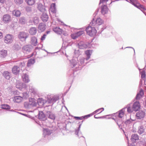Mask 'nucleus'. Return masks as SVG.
I'll list each match as a JSON object with an SVG mask.
<instances>
[{"label": "nucleus", "mask_w": 146, "mask_h": 146, "mask_svg": "<svg viewBox=\"0 0 146 146\" xmlns=\"http://www.w3.org/2000/svg\"><path fill=\"white\" fill-rule=\"evenodd\" d=\"M126 108H127V112L129 113H131L134 111V110L132 106V103H131L128 104L126 107L123 108L120 110L118 112L115 114L117 115L118 117L120 118L119 119L117 118L115 119L113 117L111 118L112 119L115 120L119 127L121 129H122L121 124L123 123L122 118L124 116L125 110Z\"/></svg>", "instance_id": "nucleus-1"}, {"label": "nucleus", "mask_w": 146, "mask_h": 146, "mask_svg": "<svg viewBox=\"0 0 146 146\" xmlns=\"http://www.w3.org/2000/svg\"><path fill=\"white\" fill-rule=\"evenodd\" d=\"M88 60L83 57L80 58L79 60L77 58L72 59L70 61V66L72 68V70L76 71L80 70L87 63Z\"/></svg>", "instance_id": "nucleus-2"}, {"label": "nucleus", "mask_w": 146, "mask_h": 146, "mask_svg": "<svg viewBox=\"0 0 146 146\" xmlns=\"http://www.w3.org/2000/svg\"><path fill=\"white\" fill-rule=\"evenodd\" d=\"M97 28L95 27L92 26L89 24L88 27H86V30L87 34L90 36H92L95 35L96 33V29Z\"/></svg>", "instance_id": "nucleus-3"}, {"label": "nucleus", "mask_w": 146, "mask_h": 146, "mask_svg": "<svg viewBox=\"0 0 146 146\" xmlns=\"http://www.w3.org/2000/svg\"><path fill=\"white\" fill-rule=\"evenodd\" d=\"M103 21L100 18L97 19L96 20L93 19L92 22L90 23V25L92 26L95 27L97 28L98 26L101 25L103 22Z\"/></svg>", "instance_id": "nucleus-4"}, {"label": "nucleus", "mask_w": 146, "mask_h": 146, "mask_svg": "<svg viewBox=\"0 0 146 146\" xmlns=\"http://www.w3.org/2000/svg\"><path fill=\"white\" fill-rule=\"evenodd\" d=\"M78 45L79 48L81 49H83L90 47V44L89 43H85L82 41L79 42Z\"/></svg>", "instance_id": "nucleus-5"}, {"label": "nucleus", "mask_w": 146, "mask_h": 146, "mask_svg": "<svg viewBox=\"0 0 146 146\" xmlns=\"http://www.w3.org/2000/svg\"><path fill=\"white\" fill-rule=\"evenodd\" d=\"M58 97L56 96H54L52 97H48L46 102L52 105L58 100Z\"/></svg>", "instance_id": "nucleus-6"}, {"label": "nucleus", "mask_w": 146, "mask_h": 146, "mask_svg": "<svg viewBox=\"0 0 146 146\" xmlns=\"http://www.w3.org/2000/svg\"><path fill=\"white\" fill-rule=\"evenodd\" d=\"M28 34L24 32H21L18 35L19 38L21 40H25L27 37Z\"/></svg>", "instance_id": "nucleus-7"}, {"label": "nucleus", "mask_w": 146, "mask_h": 146, "mask_svg": "<svg viewBox=\"0 0 146 146\" xmlns=\"http://www.w3.org/2000/svg\"><path fill=\"white\" fill-rule=\"evenodd\" d=\"M13 37L11 35L8 34L5 36L4 42L6 43H10L13 41Z\"/></svg>", "instance_id": "nucleus-8"}, {"label": "nucleus", "mask_w": 146, "mask_h": 146, "mask_svg": "<svg viewBox=\"0 0 146 146\" xmlns=\"http://www.w3.org/2000/svg\"><path fill=\"white\" fill-rule=\"evenodd\" d=\"M136 115L137 119H141L144 117L145 113L142 111H139L136 113Z\"/></svg>", "instance_id": "nucleus-9"}, {"label": "nucleus", "mask_w": 146, "mask_h": 146, "mask_svg": "<svg viewBox=\"0 0 146 146\" xmlns=\"http://www.w3.org/2000/svg\"><path fill=\"white\" fill-rule=\"evenodd\" d=\"M84 33V31H79L74 34H72L71 35L72 38L75 39L80 36L82 35Z\"/></svg>", "instance_id": "nucleus-10"}, {"label": "nucleus", "mask_w": 146, "mask_h": 146, "mask_svg": "<svg viewBox=\"0 0 146 146\" xmlns=\"http://www.w3.org/2000/svg\"><path fill=\"white\" fill-rule=\"evenodd\" d=\"M132 106L135 111H137L140 108V104L138 101H136L133 104L132 103Z\"/></svg>", "instance_id": "nucleus-11"}, {"label": "nucleus", "mask_w": 146, "mask_h": 146, "mask_svg": "<svg viewBox=\"0 0 146 146\" xmlns=\"http://www.w3.org/2000/svg\"><path fill=\"white\" fill-rule=\"evenodd\" d=\"M46 102V101L42 98H37V104L39 106V108L42 107Z\"/></svg>", "instance_id": "nucleus-12"}, {"label": "nucleus", "mask_w": 146, "mask_h": 146, "mask_svg": "<svg viewBox=\"0 0 146 146\" xmlns=\"http://www.w3.org/2000/svg\"><path fill=\"white\" fill-rule=\"evenodd\" d=\"M11 17L8 14H6L3 15V21L5 23H7L11 21Z\"/></svg>", "instance_id": "nucleus-13"}, {"label": "nucleus", "mask_w": 146, "mask_h": 146, "mask_svg": "<svg viewBox=\"0 0 146 146\" xmlns=\"http://www.w3.org/2000/svg\"><path fill=\"white\" fill-rule=\"evenodd\" d=\"M3 76L6 79L9 80L12 77L11 72L7 71H5L2 74Z\"/></svg>", "instance_id": "nucleus-14"}, {"label": "nucleus", "mask_w": 146, "mask_h": 146, "mask_svg": "<svg viewBox=\"0 0 146 146\" xmlns=\"http://www.w3.org/2000/svg\"><path fill=\"white\" fill-rule=\"evenodd\" d=\"M46 25L43 23H40L38 27V31L39 32H43L45 29Z\"/></svg>", "instance_id": "nucleus-15"}, {"label": "nucleus", "mask_w": 146, "mask_h": 146, "mask_svg": "<svg viewBox=\"0 0 146 146\" xmlns=\"http://www.w3.org/2000/svg\"><path fill=\"white\" fill-rule=\"evenodd\" d=\"M52 133V131L48 129H44L43 130V135L44 137L49 135Z\"/></svg>", "instance_id": "nucleus-16"}, {"label": "nucleus", "mask_w": 146, "mask_h": 146, "mask_svg": "<svg viewBox=\"0 0 146 146\" xmlns=\"http://www.w3.org/2000/svg\"><path fill=\"white\" fill-rule=\"evenodd\" d=\"M32 46L30 45H26L23 48V51L24 53H28L30 52L31 50Z\"/></svg>", "instance_id": "nucleus-17"}, {"label": "nucleus", "mask_w": 146, "mask_h": 146, "mask_svg": "<svg viewBox=\"0 0 146 146\" xmlns=\"http://www.w3.org/2000/svg\"><path fill=\"white\" fill-rule=\"evenodd\" d=\"M46 115L47 117H48V118L54 120L55 119V115L50 111H47L46 112Z\"/></svg>", "instance_id": "nucleus-18"}, {"label": "nucleus", "mask_w": 146, "mask_h": 146, "mask_svg": "<svg viewBox=\"0 0 146 146\" xmlns=\"http://www.w3.org/2000/svg\"><path fill=\"white\" fill-rule=\"evenodd\" d=\"M52 30L56 33L58 35H61L62 33V29L60 28L59 27H53L52 29Z\"/></svg>", "instance_id": "nucleus-19"}, {"label": "nucleus", "mask_w": 146, "mask_h": 146, "mask_svg": "<svg viewBox=\"0 0 146 146\" xmlns=\"http://www.w3.org/2000/svg\"><path fill=\"white\" fill-rule=\"evenodd\" d=\"M40 18L44 22L48 21V17L46 12L43 13L41 15Z\"/></svg>", "instance_id": "nucleus-20"}, {"label": "nucleus", "mask_w": 146, "mask_h": 146, "mask_svg": "<svg viewBox=\"0 0 146 146\" xmlns=\"http://www.w3.org/2000/svg\"><path fill=\"white\" fill-rule=\"evenodd\" d=\"M20 68L19 66H14L12 69V72L15 74H18L20 71Z\"/></svg>", "instance_id": "nucleus-21"}, {"label": "nucleus", "mask_w": 146, "mask_h": 146, "mask_svg": "<svg viewBox=\"0 0 146 146\" xmlns=\"http://www.w3.org/2000/svg\"><path fill=\"white\" fill-rule=\"evenodd\" d=\"M108 9L106 5H102L101 8V12L103 14H106L108 12Z\"/></svg>", "instance_id": "nucleus-22"}, {"label": "nucleus", "mask_w": 146, "mask_h": 146, "mask_svg": "<svg viewBox=\"0 0 146 146\" xmlns=\"http://www.w3.org/2000/svg\"><path fill=\"white\" fill-rule=\"evenodd\" d=\"M38 115L39 119L41 120H44L46 119L45 116L42 111H39Z\"/></svg>", "instance_id": "nucleus-23"}, {"label": "nucleus", "mask_w": 146, "mask_h": 146, "mask_svg": "<svg viewBox=\"0 0 146 146\" xmlns=\"http://www.w3.org/2000/svg\"><path fill=\"white\" fill-rule=\"evenodd\" d=\"M138 4V5H137L135 7L141 10L146 15V9L143 5H141L139 3Z\"/></svg>", "instance_id": "nucleus-24"}, {"label": "nucleus", "mask_w": 146, "mask_h": 146, "mask_svg": "<svg viewBox=\"0 0 146 146\" xmlns=\"http://www.w3.org/2000/svg\"><path fill=\"white\" fill-rule=\"evenodd\" d=\"M23 98L20 96H15L14 97V101L17 103H19L21 102L23 100Z\"/></svg>", "instance_id": "nucleus-25"}, {"label": "nucleus", "mask_w": 146, "mask_h": 146, "mask_svg": "<svg viewBox=\"0 0 146 146\" xmlns=\"http://www.w3.org/2000/svg\"><path fill=\"white\" fill-rule=\"evenodd\" d=\"M83 122V121H82L81 122V123L80 124H79V127H78V129H76L75 130V134L77 135L78 136V137L79 138H80V137H83L82 135V134L81 133H79V135H78V134H79V131H80V127H81V126L82 125V123Z\"/></svg>", "instance_id": "nucleus-26"}, {"label": "nucleus", "mask_w": 146, "mask_h": 146, "mask_svg": "<svg viewBox=\"0 0 146 146\" xmlns=\"http://www.w3.org/2000/svg\"><path fill=\"white\" fill-rule=\"evenodd\" d=\"M144 95L143 91L142 89H141L139 92L137 94L135 99L137 100H139Z\"/></svg>", "instance_id": "nucleus-27"}, {"label": "nucleus", "mask_w": 146, "mask_h": 146, "mask_svg": "<svg viewBox=\"0 0 146 146\" xmlns=\"http://www.w3.org/2000/svg\"><path fill=\"white\" fill-rule=\"evenodd\" d=\"M139 139V136L137 134H135L131 135V139L132 142H135L136 140H138Z\"/></svg>", "instance_id": "nucleus-28"}, {"label": "nucleus", "mask_w": 146, "mask_h": 146, "mask_svg": "<svg viewBox=\"0 0 146 146\" xmlns=\"http://www.w3.org/2000/svg\"><path fill=\"white\" fill-rule=\"evenodd\" d=\"M38 9L42 13H46V12L44 6L42 4L38 5Z\"/></svg>", "instance_id": "nucleus-29"}, {"label": "nucleus", "mask_w": 146, "mask_h": 146, "mask_svg": "<svg viewBox=\"0 0 146 146\" xmlns=\"http://www.w3.org/2000/svg\"><path fill=\"white\" fill-rule=\"evenodd\" d=\"M23 81L25 83H28L30 81V80L29 78V76L26 74H24L22 76Z\"/></svg>", "instance_id": "nucleus-30"}, {"label": "nucleus", "mask_w": 146, "mask_h": 146, "mask_svg": "<svg viewBox=\"0 0 146 146\" xmlns=\"http://www.w3.org/2000/svg\"><path fill=\"white\" fill-rule=\"evenodd\" d=\"M29 102L32 107L36 106V100L33 98H30L29 99Z\"/></svg>", "instance_id": "nucleus-31"}, {"label": "nucleus", "mask_w": 146, "mask_h": 146, "mask_svg": "<svg viewBox=\"0 0 146 146\" xmlns=\"http://www.w3.org/2000/svg\"><path fill=\"white\" fill-rule=\"evenodd\" d=\"M92 53V50H88L85 52V53L86 56V58L88 60L90 58V56Z\"/></svg>", "instance_id": "nucleus-32"}, {"label": "nucleus", "mask_w": 146, "mask_h": 146, "mask_svg": "<svg viewBox=\"0 0 146 146\" xmlns=\"http://www.w3.org/2000/svg\"><path fill=\"white\" fill-rule=\"evenodd\" d=\"M7 50H2L0 52V57L2 58H4L7 56Z\"/></svg>", "instance_id": "nucleus-33"}, {"label": "nucleus", "mask_w": 146, "mask_h": 146, "mask_svg": "<svg viewBox=\"0 0 146 146\" xmlns=\"http://www.w3.org/2000/svg\"><path fill=\"white\" fill-rule=\"evenodd\" d=\"M35 62V59L34 58H31L28 60L27 63V66L29 67L33 64Z\"/></svg>", "instance_id": "nucleus-34"}, {"label": "nucleus", "mask_w": 146, "mask_h": 146, "mask_svg": "<svg viewBox=\"0 0 146 146\" xmlns=\"http://www.w3.org/2000/svg\"><path fill=\"white\" fill-rule=\"evenodd\" d=\"M31 43L33 46L36 45V38L35 37H33L31 38Z\"/></svg>", "instance_id": "nucleus-35"}, {"label": "nucleus", "mask_w": 146, "mask_h": 146, "mask_svg": "<svg viewBox=\"0 0 146 146\" xmlns=\"http://www.w3.org/2000/svg\"><path fill=\"white\" fill-rule=\"evenodd\" d=\"M55 6V3H52L51 5L50 10L51 12L54 13H56Z\"/></svg>", "instance_id": "nucleus-36"}, {"label": "nucleus", "mask_w": 146, "mask_h": 146, "mask_svg": "<svg viewBox=\"0 0 146 146\" xmlns=\"http://www.w3.org/2000/svg\"><path fill=\"white\" fill-rule=\"evenodd\" d=\"M29 33L31 35H35L36 33V29L35 27H32L29 29Z\"/></svg>", "instance_id": "nucleus-37"}, {"label": "nucleus", "mask_w": 146, "mask_h": 146, "mask_svg": "<svg viewBox=\"0 0 146 146\" xmlns=\"http://www.w3.org/2000/svg\"><path fill=\"white\" fill-rule=\"evenodd\" d=\"M145 131L144 127L143 126H141L138 128V133L140 134L143 133Z\"/></svg>", "instance_id": "nucleus-38"}, {"label": "nucleus", "mask_w": 146, "mask_h": 146, "mask_svg": "<svg viewBox=\"0 0 146 146\" xmlns=\"http://www.w3.org/2000/svg\"><path fill=\"white\" fill-rule=\"evenodd\" d=\"M13 16L18 17L20 16L21 13L19 11L15 10L13 11Z\"/></svg>", "instance_id": "nucleus-39"}, {"label": "nucleus", "mask_w": 146, "mask_h": 146, "mask_svg": "<svg viewBox=\"0 0 146 146\" xmlns=\"http://www.w3.org/2000/svg\"><path fill=\"white\" fill-rule=\"evenodd\" d=\"M129 2L132 5H134L135 7H136L137 6V5H138L139 3L138 2L137 0H129Z\"/></svg>", "instance_id": "nucleus-40"}, {"label": "nucleus", "mask_w": 146, "mask_h": 146, "mask_svg": "<svg viewBox=\"0 0 146 146\" xmlns=\"http://www.w3.org/2000/svg\"><path fill=\"white\" fill-rule=\"evenodd\" d=\"M27 3L29 5H33L35 2V0H25Z\"/></svg>", "instance_id": "nucleus-41"}, {"label": "nucleus", "mask_w": 146, "mask_h": 146, "mask_svg": "<svg viewBox=\"0 0 146 146\" xmlns=\"http://www.w3.org/2000/svg\"><path fill=\"white\" fill-rule=\"evenodd\" d=\"M141 78L145 83L146 80V74L144 71L143 70L141 72Z\"/></svg>", "instance_id": "nucleus-42"}, {"label": "nucleus", "mask_w": 146, "mask_h": 146, "mask_svg": "<svg viewBox=\"0 0 146 146\" xmlns=\"http://www.w3.org/2000/svg\"><path fill=\"white\" fill-rule=\"evenodd\" d=\"M24 105L25 108L27 109H28L32 107L29 102V103L27 102H25L24 104Z\"/></svg>", "instance_id": "nucleus-43"}, {"label": "nucleus", "mask_w": 146, "mask_h": 146, "mask_svg": "<svg viewBox=\"0 0 146 146\" xmlns=\"http://www.w3.org/2000/svg\"><path fill=\"white\" fill-rule=\"evenodd\" d=\"M23 1V0H14L15 3L17 5H19L22 4Z\"/></svg>", "instance_id": "nucleus-44"}, {"label": "nucleus", "mask_w": 146, "mask_h": 146, "mask_svg": "<svg viewBox=\"0 0 146 146\" xmlns=\"http://www.w3.org/2000/svg\"><path fill=\"white\" fill-rule=\"evenodd\" d=\"M1 108L3 109H10V107L7 104H3L1 106Z\"/></svg>", "instance_id": "nucleus-45"}, {"label": "nucleus", "mask_w": 146, "mask_h": 146, "mask_svg": "<svg viewBox=\"0 0 146 146\" xmlns=\"http://www.w3.org/2000/svg\"><path fill=\"white\" fill-rule=\"evenodd\" d=\"M19 22L20 23L23 24L25 23V19L24 17H21L19 19Z\"/></svg>", "instance_id": "nucleus-46"}, {"label": "nucleus", "mask_w": 146, "mask_h": 146, "mask_svg": "<svg viewBox=\"0 0 146 146\" xmlns=\"http://www.w3.org/2000/svg\"><path fill=\"white\" fill-rule=\"evenodd\" d=\"M128 146H135V145H129ZM140 146H146V141H142V143H141Z\"/></svg>", "instance_id": "nucleus-47"}, {"label": "nucleus", "mask_w": 146, "mask_h": 146, "mask_svg": "<svg viewBox=\"0 0 146 146\" xmlns=\"http://www.w3.org/2000/svg\"><path fill=\"white\" fill-rule=\"evenodd\" d=\"M18 64L19 65V66L21 68L24 66L25 65V64L24 62H19Z\"/></svg>", "instance_id": "nucleus-48"}, {"label": "nucleus", "mask_w": 146, "mask_h": 146, "mask_svg": "<svg viewBox=\"0 0 146 146\" xmlns=\"http://www.w3.org/2000/svg\"><path fill=\"white\" fill-rule=\"evenodd\" d=\"M22 84L21 83H19V85H18L17 84H16V87L20 90H21L22 89Z\"/></svg>", "instance_id": "nucleus-49"}, {"label": "nucleus", "mask_w": 146, "mask_h": 146, "mask_svg": "<svg viewBox=\"0 0 146 146\" xmlns=\"http://www.w3.org/2000/svg\"><path fill=\"white\" fill-rule=\"evenodd\" d=\"M133 121L131 119H128L125 121V123L126 125H128L130 124Z\"/></svg>", "instance_id": "nucleus-50"}, {"label": "nucleus", "mask_w": 146, "mask_h": 146, "mask_svg": "<svg viewBox=\"0 0 146 146\" xmlns=\"http://www.w3.org/2000/svg\"><path fill=\"white\" fill-rule=\"evenodd\" d=\"M25 10L27 12H29L31 11V8L30 7L27 6L26 7Z\"/></svg>", "instance_id": "nucleus-51"}, {"label": "nucleus", "mask_w": 146, "mask_h": 146, "mask_svg": "<svg viewBox=\"0 0 146 146\" xmlns=\"http://www.w3.org/2000/svg\"><path fill=\"white\" fill-rule=\"evenodd\" d=\"M46 36V34H44L43 36H42L41 38V40H43L45 39V38Z\"/></svg>", "instance_id": "nucleus-52"}, {"label": "nucleus", "mask_w": 146, "mask_h": 146, "mask_svg": "<svg viewBox=\"0 0 146 146\" xmlns=\"http://www.w3.org/2000/svg\"><path fill=\"white\" fill-rule=\"evenodd\" d=\"M99 11V8H98L96 11L94 13L93 15L94 16H96L97 14L98 11Z\"/></svg>", "instance_id": "nucleus-53"}, {"label": "nucleus", "mask_w": 146, "mask_h": 146, "mask_svg": "<svg viewBox=\"0 0 146 146\" xmlns=\"http://www.w3.org/2000/svg\"><path fill=\"white\" fill-rule=\"evenodd\" d=\"M142 80H140V81L139 84V88H141V86H142Z\"/></svg>", "instance_id": "nucleus-54"}, {"label": "nucleus", "mask_w": 146, "mask_h": 146, "mask_svg": "<svg viewBox=\"0 0 146 146\" xmlns=\"http://www.w3.org/2000/svg\"><path fill=\"white\" fill-rule=\"evenodd\" d=\"M101 110V111L100 112L98 113V114H99V113H101L102 111H104V108H101L99 109V110Z\"/></svg>", "instance_id": "nucleus-55"}, {"label": "nucleus", "mask_w": 146, "mask_h": 146, "mask_svg": "<svg viewBox=\"0 0 146 146\" xmlns=\"http://www.w3.org/2000/svg\"><path fill=\"white\" fill-rule=\"evenodd\" d=\"M108 1V0H100V4L102 3H103L104 2H107Z\"/></svg>", "instance_id": "nucleus-56"}, {"label": "nucleus", "mask_w": 146, "mask_h": 146, "mask_svg": "<svg viewBox=\"0 0 146 146\" xmlns=\"http://www.w3.org/2000/svg\"><path fill=\"white\" fill-rule=\"evenodd\" d=\"M96 115H95L94 116V118L96 119L102 118L103 117H96Z\"/></svg>", "instance_id": "nucleus-57"}, {"label": "nucleus", "mask_w": 146, "mask_h": 146, "mask_svg": "<svg viewBox=\"0 0 146 146\" xmlns=\"http://www.w3.org/2000/svg\"><path fill=\"white\" fill-rule=\"evenodd\" d=\"M3 37V33L0 32V39L2 38Z\"/></svg>", "instance_id": "nucleus-58"}, {"label": "nucleus", "mask_w": 146, "mask_h": 146, "mask_svg": "<svg viewBox=\"0 0 146 146\" xmlns=\"http://www.w3.org/2000/svg\"><path fill=\"white\" fill-rule=\"evenodd\" d=\"M97 111H94L92 113V115H93V114H96L97 113Z\"/></svg>", "instance_id": "nucleus-59"}, {"label": "nucleus", "mask_w": 146, "mask_h": 146, "mask_svg": "<svg viewBox=\"0 0 146 146\" xmlns=\"http://www.w3.org/2000/svg\"><path fill=\"white\" fill-rule=\"evenodd\" d=\"M50 31H47L46 33V34L47 35L49 34L50 33Z\"/></svg>", "instance_id": "nucleus-60"}, {"label": "nucleus", "mask_w": 146, "mask_h": 146, "mask_svg": "<svg viewBox=\"0 0 146 146\" xmlns=\"http://www.w3.org/2000/svg\"><path fill=\"white\" fill-rule=\"evenodd\" d=\"M74 118L76 120H79V117H75Z\"/></svg>", "instance_id": "nucleus-61"}, {"label": "nucleus", "mask_w": 146, "mask_h": 146, "mask_svg": "<svg viewBox=\"0 0 146 146\" xmlns=\"http://www.w3.org/2000/svg\"><path fill=\"white\" fill-rule=\"evenodd\" d=\"M91 115V114H89L87 115H86L87 116V117L88 118Z\"/></svg>", "instance_id": "nucleus-62"}, {"label": "nucleus", "mask_w": 146, "mask_h": 146, "mask_svg": "<svg viewBox=\"0 0 146 146\" xmlns=\"http://www.w3.org/2000/svg\"><path fill=\"white\" fill-rule=\"evenodd\" d=\"M5 0H0V2L1 3H3L4 2Z\"/></svg>", "instance_id": "nucleus-63"}, {"label": "nucleus", "mask_w": 146, "mask_h": 146, "mask_svg": "<svg viewBox=\"0 0 146 146\" xmlns=\"http://www.w3.org/2000/svg\"><path fill=\"white\" fill-rule=\"evenodd\" d=\"M83 117L84 118V119H87L88 118L87 117V116L85 115H84V116H83Z\"/></svg>", "instance_id": "nucleus-64"}]
</instances>
